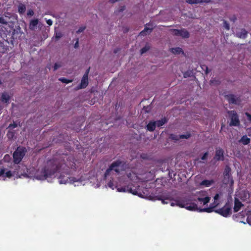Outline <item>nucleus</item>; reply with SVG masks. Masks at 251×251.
I'll return each instance as SVG.
<instances>
[{
  "mask_svg": "<svg viewBox=\"0 0 251 251\" xmlns=\"http://www.w3.org/2000/svg\"><path fill=\"white\" fill-rule=\"evenodd\" d=\"M63 165L57 163L54 160H50L44 168L37 172L35 177L38 180H45L48 177H51L63 167Z\"/></svg>",
  "mask_w": 251,
  "mask_h": 251,
  "instance_id": "f257e3e1",
  "label": "nucleus"
},
{
  "mask_svg": "<svg viewBox=\"0 0 251 251\" xmlns=\"http://www.w3.org/2000/svg\"><path fill=\"white\" fill-rule=\"evenodd\" d=\"M126 162L125 160L118 159L113 162L106 169L104 173V177L109 176L111 171H114L116 174H119L121 172L124 171L127 168Z\"/></svg>",
  "mask_w": 251,
  "mask_h": 251,
  "instance_id": "f03ea898",
  "label": "nucleus"
},
{
  "mask_svg": "<svg viewBox=\"0 0 251 251\" xmlns=\"http://www.w3.org/2000/svg\"><path fill=\"white\" fill-rule=\"evenodd\" d=\"M190 200L187 199H177L174 202L171 203V206L177 205L180 207L185 208L186 209L190 211L197 210L198 206L194 202H189Z\"/></svg>",
  "mask_w": 251,
  "mask_h": 251,
  "instance_id": "7ed1b4c3",
  "label": "nucleus"
},
{
  "mask_svg": "<svg viewBox=\"0 0 251 251\" xmlns=\"http://www.w3.org/2000/svg\"><path fill=\"white\" fill-rule=\"evenodd\" d=\"M26 152L25 147H18L15 151L13 154V162L15 164H19L25 156Z\"/></svg>",
  "mask_w": 251,
  "mask_h": 251,
  "instance_id": "20e7f679",
  "label": "nucleus"
},
{
  "mask_svg": "<svg viewBox=\"0 0 251 251\" xmlns=\"http://www.w3.org/2000/svg\"><path fill=\"white\" fill-rule=\"evenodd\" d=\"M118 191L119 192H126L128 191V192L134 195L138 196L142 198L143 195L141 192V190L139 186L137 187H133L131 186L128 185L127 187H121V188L118 189Z\"/></svg>",
  "mask_w": 251,
  "mask_h": 251,
  "instance_id": "39448f33",
  "label": "nucleus"
},
{
  "mask_svg": "<svg viewBox=\"0 0 251 251\" xmlns=\"http://www.w3.org/2000/svg\"><path fill=\"white\" fill-rule=\"evenodd\" d=\"M231 207L232 204L227 201L223 207L216 210L215 212L223 217H227L231 214Z\"/></svg>",
  "mask_w": 251,
  "mask_h": 251,
  "instance_id": "423d86ee",
  "label": "nucleus"
},
{
  "mask_svg": "<svg viewBox=\"0 0 251 251\" xmlns=\"http://www.w3.org/2000/svg\"><path fill=\"white\" fill-rule=\"evenodd\" d=\"M231 169L229 166H226L224 171V178L223 180V183L225 184H229L230 185L233 184L234 181L231 175Z\"/></svg>",
  "mask_w": 251,
  "mask_h": 251,
  "instance_id": "0eeeda50",
  "label": "nucleus"
},
{
  "mask_svg": "<svg viewBox=\"0 0 251 251\" xmlns=\"http://www.w3.org/2000/svg\"><path fill=\"white\" fill-rule=\"evenodd\" d=\"M227 114H228L230 119L229 126H239L240 125V122L237 112L235 110H230L227 111Z\"/></svg>",
  "mask_w": 251,
  "mask_h": 251,
  "instance_id": "6e6552de",
  "label": "nucleus"
},
{
  "mask_svg": "<svg viewBox=\"0 0 251 251\" xmlns=\"http://www.w3.org/2000/svg\"><path fill=\"white\" fill-rule=\"evenodd\" d=\"M224 97L229 104L239 105L241 101L240 96L237 97L232 94L225 95Z\"/></svg>",
  "mask_w": 251,
  "mask_h": 251,
  "instance_id": "1a4fd4ad",
  "label": "nucleus"
},
{
  "mask_svg": "<svg viewBox=\"0 0 251 251\" xmlns=\"http://www.w3.org/2000/svg\"><path fill=\"white\" fill-rule=\"evenodd\" d=\"M173 34L176 36H179L183 38H188L190 37L189 32L185 29H173L172 30Z\"/></svg>",
  "mask_w": 251,
  "mask_h": 251,
  "instance_id": "9d476101",
  "label": "nucleus"
},
{
  "mask_svg": "<svg viewBox=\"0 0 251 251\" xmlns=\"http://www.w3.org/2000/svg\"><path fill=\"white\" fill-rule=\"evenodd\" d=\"M224 151L221 148L216 149L214 159L216 161H223L224 160Z\"/></svg>",
  "mask_w": 251,
  "mask_h": 251,
  "instance_id": "9b49d317",
  "label": "nucleus"
},
{
  "mask_svg": "<svg viewBox=\"0 0 251 251\" xmlns=\"http://www.w3.org/2000/svg\"><path fill=\"white\" fill-rule=\"evenodd\" d=\"M243 206H244V204L239 201L238 198H235L234 205L233 207L234 212H237Z\"/></svg>",
  "mask_w": 251,
  "mask_h": 251,
  "instance_id": "f8f14e48",
  "label": "nucleus"
},
{
  "mask_svg": "<svg viewBox=\"0 0 251 251\" xmlns=\"http://www.w3.org/2000/svg\"><path fill=\"white\" fill-rule=\"evenodd\" d=\"M10 99L11 96L7 92H4L1 94L0 100L3 103L9 104Z\"/></svg>",
  "mask_w": 251,
  "mask_h": 251,
  "instance_id": "ddd939ff",
  "label": "nucleus"
},
{
  "mask_svg": "<svg viewBox=\"0 0 251 251\" xmlns=\"http://www.w3.org/2000/svg\"><path fill=\"white\" fill-rule=\"evenodd\" d=\"M147 25H150V24L149 23V24H147L146 25L144 30H142L141 32H140V33L139 34L140 35L144 36L148 34H150L151 32V31L153 29L152 26H151V27H147Z\"/></svg>",
  "mask_w": 251,
  "mask_h": 251,
  "instance_id": "4468645a",
  "label": "nucleus"
},
{
  "mask_svg": "<svg viewBox=\"0 0 251 251\" xmlns=\"http://www.w3.org/2000/svg\"><path fill=\"white\" fill-rule=\"evenodd\" d=\"M65 166H67L69 169H71L74 170H75V163L74 162V159L69 158V160H68V162L67 163L65 164Z\"/></svg>",
  "mask_w": 251,
  "mask_h": 251,
  "instance_id": "2eb2a0df",
  "label": "nucleus"
},
{
  "mask_svg": "<svg viewBox=\"0 0 251 251\" xmlns=\"http://www.w3.org/2000/svg\"><path fill=\"white\" fill-rule=\"evenodd\" d=\"M156 199L159 201H161L163 204H167L168 201L171 200L170 197H164L162 196H157L155 197Z\"/></svg>",
  "mask_w": 251,
  "mask_h": 251,
  "instance_id": "dca6fc26",
  "label": "nucleus"
},
{
  "mask_svg": "<svg viewBox=\"0 0 251 251\" xmlns=\"http://www.w3.org/2000/svg\"><path fill=\"white\" fill-rule=\"evenodd\" d=\"M210 0H186V2L189 4H198L203 2H209Z\"/></svg>",
  "mask_w": 251,
  "mask_h": 251,
  "instance_id": "f3484780",
  "label": "nucleus"
},
{
  "mask_svg": "<svg viewBox=\"0 0 251 251\" xmlns=\"http://www.w3.org/2000/svg\"><path fill=\"white\" fill-rule=\"evenodd\" d=\"M25 5L22 2L19 3L18 5V12L19 14H23L25 12Z\"/></svg>",
  "mask_w": 251,
  "mask_h": 251,
  "instance_id": "a211bd4d",
  "label": "nucleus"
},
{
  "mask_svg": "<svg viewBox=\"0 0 251 251\" xmlns=\"http://www.w3.org/2000/svg\"><path fill=\"white\" fill-rule=\"evenodd\" d=\"M214 183L213 180H203L200 183L201 186H204L205 187H208L210 186L212 184Z\"/></svg>",
  "mask_w": 251,
  "mask_h": 251,
  "instance_id": "6ab92c4d",
  "label": "nucleus"
},
{
  "mask_svg": "<svg viewBox=\"0 0 251 251\" xmlns=\"http://www.w3.org/2000/svg\"><path fill=\"white\" fill-rule=\"evenodd\" d=\"M156 127L155 123L154 121L152 122L151 121L149 123V124L147 125V130L149 131H153Z\"/></svg>",
  "mask_w": 251,
  "mask_h": 251,
  "instance_id": "aec40b11",
  "label": "nucleus"
},
{
  "mask_svg": "<svg viewBox=\"0 0 251 251\" xmlns=\"http://www.w3.org/2000/svg\"><path fill=\"white\" fill-rule=\"evenodd\" d=\"M171 52L175 54H179L181 53H184L182 49L179 47L171 48Z\"/></svg>",
  "mask_w": 251,
  "mask_h": 251,
  "instance_id": "412c9836",
  "label": "nucleus"
},
{
  "mask_svg": "<svg viewBox=\"0 0 251 251\" xmlns=\"http://www.w3.org/2000/svg\"><path fill=\"white\" fill-rule=\"evenodd\" d=\"M210 198L209 197H205L204 198L199 197L197 198V201L202 202L204 205L206 204L210 201Z\"/></svg>",
  "mask_w": 251,
  "mask_h": 251,
  "instance_id": "4be33fe9",
  "label": "nucleus"
},
{
  "mask_svg": "<svg viewBox=\"0 0 251 251\" xmlns=\"http://www.w3.org/2000/svg\"><path fill=\"white\" fill-rule=\"evenodd\" d=\"M167 122V120L165 118H162L159 120H157L156 121H154L155 123L156 126L158 127H160L164 125Z\"/></svg>",
  "mask_w": 251,
  "mask_h": 251,
  "instance_id": "5701e85b",
  "label": "nucleus"
},
{
  "mask_svg": "<svg viewBox=\"0 0 251 251\" xmlns=\"http://www.w3.org/2000/svg\"><path fill=\"white\" fill-rule=\"evenodd\" d=\"M38 22L39 21L37 19L31 20L29 24V28L32 30L34 29L37 25Z\"/></svg>",
  "mask_w": 251,
  "mask_h": 251,
  "instance_id": "b1692460",
  "label": "nucleus"
},
{
  "mask_svg": "<svg viewBox=\"0 0 251 251\" xmlns=\"http://www.w3.org/2000/svg\"><path fill=\"white\" fill-rule=\"evenodd\" d=\"M88 85V79H81V83L78 87L79 89H82L86 88Z\"/></svg>",
  "mask_w": 251,
  "mask_h": 251,
  "instance_id": "393cba45",
  "label": "nucleus"
},
{
  "mask_svg": "<svg viewBox=\"0 0 251 251\" xmlns=\"http://www.w3.org/2000/svg\"><path fill=\"white\" fill-rule=\"evenodd\" d=\"M216 205L210 206L209 207L203 208L200 210V211L206 212L210 213L214 211V208L216 207Z\"/></svg>",
  "mask_w": 251,
  "mask_h": 251,
  "instance_id": "a878e982",
  "label": "nucleus"
},
{
  "mask_svg": "<svg viewBox=\"0 0 251 251\" xmlns=\"http://www.w3.org/2000/svg\"><path fill=\"white\" fill-rule=\"evenodd\" d=\"M240 141L245 145H248L250 142V139L246 135H244L241 139Z\"/></svg>",
  "mask_w": 251,
  "mask_h": 251,
  "instance_id": "bb28decb",
  "label": "nucleus"
},
{
  "mask_svg": "<svg viewBox=\"0 0 251 251\" xmlns=\"http://www.w3.org/2000/svg\"><path fill=\"white\" fill-rule=\"evenodd\" d=\"M247 31L245 29H243L239 33V37L242 38H245L247 35Z\"/></svg>",
  "mask_w": 251,
  "mask_h": 251,
  "instance_id": "cd10ccee",
  "label": "nucleus"
},
{
  "mask_svg": "<svg viewBox=\"0 0 251 251\" xmlns=\"http://www.w3.org/2000/svg\"><path fill=\"white\" fill-rule=\"evenodd\" d=\"M68 177L66 178L65 176L60 175L59 177V183L60 184H66L68 182Z\"/></svg>",
  "mask_w": 251,
  "mask_h": 251,
  "instance_id": "c85d7f7f",
  "label": "nucleus"
},
{
  "mask_svg": "<svg viewBox=\"0 0 251 251\" xmlns=\"http://www.w3.org/2000/svg\"><path fill=\"white\" fill-rule=\"evenodd\" d=\"M221 83V81L219 79H216V78H213L210 81V84L211 85H218Z\"/></svg>",
  "mask_w": 251,
  "mask_h": 251,
  "instance_id": "c756f323",
  "label": "nucleus"
},
{
  "mask_svg": "<svg viewBox=\"0 0 251 251\" xmlns=\"http://www.w3.org/2000/svg\"><path fill=\"white\" fill-rule=\"evenodd\" d=\"M59 80L63 83H66V84L69 83L70 82H72L73 81L72 80L68 79L65 77H60L59 78Z\"/></svg>",
  "mask_w": 251,
  "mask_h": 251,
  "instance_id": "7c9ffc66",
  "label": "nucleus"
},
{
  "mask_svg": "<svg viewBox=\"0 0 251 251\" xmlns=\"http://www.w3.org/2000/svg\"><path fill=\"white\" fill-rule=\"evenodd\" d=\"M170 138L173 140L178 141L180 139V136H178L175 134H171L170 136Z\"/></svg>",
  "mask_w": 251,
  "mask_h": 251,
  "instance_id": "2f4dec72",
  "label": "nucleus"
},
{
  "mask_svg": "<svg viewBox=\"0 0 251 251\" xmlns=\"http://www.w3.org/2000/svg\"><path fill=\"white\" fill-rule=\"evenodd\" d=\"M13 174L10 171H8L6 173L4 172L3 175H2L1 176H2L4 177H8L10 178L12 176Z\"/></svg>",
  "mask_w": 251,
  "mask_h": 251,
  "instance_id": "473e14b6",
  "label": "nucleus"
},
{
  "mask_svg": "<svg viewBox=\"0 0 251 251\" xmlns=\"http://www.w3.org/2000/svg\"><path fill=\"white\" fill-rule=\"evenodd\" d=\"M15 135V132L8 130L7 133V136L8 139H12Z\"/></svg>",
  "mask_w": 251,
  "mask_h": 251,
  "instance_id": "72a5a7b5",
  "label": "nucleus"
},
{
  "mask_svg": "<svg viewBox=\"0 0 251 251\" xmlns=\"http://www.w3.org/2000/svg\"><path fill=\"white\" fill-rule=\"evenodd\" d=\"M150 49L149 46H146L144 48H142L140 50V52L141 54L145 53L146 51H147Z\"/></svg>",
  "mask_w": 251,
  "mask_h": 251,
  "instance_id": "f704fd0d",
  "label": "nucleus"
},
{
  "mask_svg": "<svg viewBox=\"0 0 251 251\" xmlns=\"http://www.w3.org/2000/svg\"><path fill=\"white\" fill-rule=\"evenodd\" d=\"M17 126L18 124L16 122H14L12 124H10L9 125L8 128L9 129H13L14 128L17 127Z\"/></svg>",
  "mask_w": 251,
  "mask_h": 251,
  "instance_id": "c9c22d12",
  "label": "nucleus"
},
{
  "mask_svg": "<svg viewBox=\"0 0 251 251\" xmlns=\"http://www.w3.org/2000/svg\"><path fill=\"white\" fill-rule=\"evenodd\" d=\"M61 67V64L60 63H55L53 66V70L54 71H55Z\"/></svg>",
  "mask_w": 251,
  "mask_h": 251,
  "instance_id": "e433bc0d",
  "label": "nucleus"
},
{
  "mask_svg": "<svg viewBox=\"0 0 251 251\" xmlns=\"http://www.w3.org/2000/svg\"><path fill=\"white\" fill-rule=\"evenodd\" d=\"M191 71H186L183 74V76L184 78L190 77L191 75Z\"/></svg>",
  "mask_w": 251,
  "mask_h": 251,
  "instance_id": "4c0bfd02",
  "label": "nucleus"
},
{
  "mask_svg": "<svg viewBox=\"0 0 251 251\" xmlns=\"http://www.w3.org/2000/svg\"><path fill=\"white\" fill-rule=\"evenodd\" d=\"M180 139H188L190 137L191 135L190 134H182L180 135Z\"/></svg>",
  "mask_w": 251,
  "mask_h": 251,
  "instance_id": "58836bf2",
  "label": "nucleus"
},
{
  "mask_svg": "<svg viewBox=\"0 0 251 251\" xmlns=\"http://www.w3.org/2000/svg\"><path fill=\"white\" fill-rule=\"evenodd\" d=\"M34 13L32 9H30L27 11V15L28 16H31L34 15Z\"/></svg>",
  "mask_w": 251,
  "mask_h": 251,
  "instance_id": "ea45409f",
  "label": "nucleus"
},
{
  "mask_svg": "<svg viewBox=\"0 0 251 251\" xmlns=\"http://www.w3.org/2000/svg\"><path fill=\"white\" fill-rule=\"evenodd\" d=\"M224 26L226 29H227V30L229 29V25L228 23L226 21H224Z\"/></svg>",
  "mask_w": 251,
  "mask_h": 251,
  "instance_id": "a19ab883",
  "label": "nucleus"
},
{
  "mask_svg": "<svg viewBox=\"0 0 251 251\" xmlns=\"http://www.w3.org/2000/svg\"><path fill=\"white\" fill-rule=\"evenodd\" d=\"M245 115L246 116L248 120L250 122H251V114H250L248 112H246Z\"/></svg>",
  "mask_w": 251,
  "mask_h": 251,
  "instance_id": "79ce46f5",
  "label": "nucleus"
},
{
  "mask_svg": "<svg viewBox=\"0 0 251 251\" xmlns=\"http://www.w3.org/2000/svg\"><path fill=\"white\" fill-rule=\"evenodd\" d=\"M208 152H205L203 155L202 156V157H201V160H205L206 159L207 157V156H208Z\"/></svg>",
  "mask_w": 251,
  "mask_h": 251,
  "instance_id": "37998d69",
  "label": "nucleus"
},
{
  "mask_svg": "<svg viewBox=\"0 0 251 251\" xmlns=\"http://www.w3.org/2000/svg\"><path fill=\"white\" fill-rule=\"evenodd\" d=\"M85 29V27H80L78 30L76 31V33H79L83 32Z\"/></svg>",
  "mask_w": 251,
  "mask_h": 251,
  "instance_id": "c03bdc74",
  "label": "nucleus"
},
{
  "mask_svg": "<svg viewBox=\"0 0 251 251\" xmlns=\"http://www.w3.org/2000/svg\"><path fill=\"white\" fill-rule=\"evenodd\" d=\"M108 186L111 188L112 189H114V184H113V181H110L108 183Z\"/></svg>",
  "mask_w": 251,
  "mask_h": 251,
  "instance_id": "a18cd8bd",
  "label": "nucleus"
},
{
  "mask_svg": "<svg viewBox=\"0 0 251 251\" xmlns=\"http://www.w3.org/2000/svg\"><path fill=\"white\" fill-rule=\"evenodd\" d=\"M68 178H69L70 179V181H72L73 182H77V179L76 178H75V177H68Z\"/></svg>",
  "mask_w": 251,
  "mask_h": 251,
  "instance_id": "49530a36",
  "label": "nucleus"
},
{
  "mask_svg": "<svg viewBox=\"0 0 251 251\" xmlns=\"http://www.w3.org/2000/svg\"><path fill=\"white\" fill-rule=\"evenodd\" d=\"M220 195L219 194L217 193L214 197V200L215 201H217L219 198Z\"/></svg>",
  "mask_w": 251,
  "mask_h": 251,
  "instance_id": "de8ad7c7",
  "label": "nucleus"
},
{
  "mask_svg": "<svg viewBox=\"0 0 251 251\" xmlns=\"http://www.w3.org/2000/svg\"><path fill=\"white\" fill-rule=\"evenodd\" d=\"M46 22H47V24L49 25H52V20H50V19H49V20H47Z\"/></svg>",
  "mask_w": 251,
  "mask_h": 251,
  "instance_id": "09e8293b",
  "label": "nucleus"
},
{
  "mask_svg": "<svg viewBox=\"0 0 251 251\" xmlns=\"http://www.w3.org/2000/svg\"><path fill=\"white\" fill-rule=\"evenodd\" d=\"M216 204H217L216 206H217L219 204V202H218L217 201H214L210 204V206L215 205Z\"/></svg>",
  "mask_w": 251,
  "mask_h": 251,
  "instance_id": "8fccbe9b",
  "label": "nucleus"
},
{
  "mask_svg": "<svg viewBox=\"0 0 251 251\" xmlns=\"http://www.w3.org/2000/svg\"><path fill=\"white\" fill-rule=\"evenodd\" d=\"M82 79H88V75H87V74H84L83 77H82Z\"/></svg>",
  "mask_w": 251,
  "mask_h": 251,
  "instance_id": "3c124183",
  "label": "nucleus"
},
{
  "mask_svg": "<svg viewBox=\"0 0 251 251\" xmlns=\"http://www.w3.org/2000/svg\"><path fill=\"white\" fill-rule=\"evenodd\" d=\"M82 79H88V75H87V74H84L83 77H82Z\"/></svg>",
  "mask_w": 251,
  "mask_h": 251,
  "instance_id": "603ef678",
  "label": "nucleus"
},
{
  "mask_svg": "<svg viewBox=\"0 0 251 251\" xmlns=\"http://www.w3.org/2000/svg\"><path fill=\"white\" fill-rule=\"evenodd\" d=\"M4 173V169H1L0 170V176L2 175H3Z\"/></svg>",
  "mask_w": 251,
  "mask_h": 251,
  "instance_id": "864d4df0",
  "label": "nucleus"
},
{
  "mask_svg": "<svg viewBox=\"0 0 251 251\" xmlns=\"http://www.w3.org/2000/svg\"><path fill=\"white\" fill-rule=\"evenodd\" d=\"M78 41L77 40V41L75 43V45H74V47L75 48H78Z\"/></svg>",
  "mask_w": 251,
  "mask_h": 251,
  "instance_id": "5fc2aeb1",
  "label": "nucleus"
},
{
  "mask_svg": "<svg viewBox=\"0 0 251 251\" xmlns=\"http://www.w3.org/2000/svg\"><path fill=\"white\" fill-rule=\"evenodd\" d=\"M118 0H109V2L111 3H113L115 2H116L117 1H118Z\"/></svg>",
  "mask_w": 251,
  "mask_h": 251,
  "instance_id": "6e6d98bb",
  "label": "nucleus"
},
{
  "mask_svg": "<svg viewBox=\"0 0 251 251\" xmlns=\"http://www.w3.org/2000/svg\"><path fill=\"white\" fill-rule=\"evenodd\" d=\"M89 71H90V68L86 70V71L85 72V73L87 74V75H88L89 73Z\"/></svg>",
  "mask_w": 251,
  "mask_h": 251,
  "instance_id": "4d7b16f0",
  "label": "nucleus"
},
{
  "mask_svg": "<svg viewBox=\"0 0 251 251\" xmlns=\"http://www.w3.org/2000/svg\"><path fill=\"white\" fill-rule=\"evenodd\" d=\"M209 73L208 69L207 67H206V70H205V73L207 74Z\"/></svg>",
  "mask_w": 251,
  "mask_h": 251,
  "instance_id": "13d9d810",
  "label": "nucleus"
},
{
  "mask_svg": "<svg viewBox=\"0 0 251 251\" xmlns=\"http://www.w3.org/2000/svg\"><path fill=\"white\" fill-rule=\"evenodd\" d=\"M118 50H118V49H115V50H114V53L115 54L117 53L118 52Z\"/></svg>",
  "mask_w": 251,
  "mask_h": 251,
  "instance_id": "bf43d9fd",
  "label": "nucleus"
},
{
  "mask_svg": "<svg viewBox=\"0 0 251 251\" xmlns=\"http://www.w3.org/2000/svg\"><path fill=\"white\" fill-rule=\"evenodd\" d=\"M60 37H61V36H60V35L56 34V38L57 39H59V38H60Z\"/></svg>",
  "mask_w": 251,
  "mask_h": 251,
  "instance_id": "052dcab7",
  "label": "nucleus"
},
{
  "mask_svg": "<svg viewBox=\"0 0 251 251\" xmlns=\"http://www.w3.org/2000/svg\"><path fill=\"white\" fill-rule=\"evenodd\" d=\"M2 83L1 80L0 79V85Z\"/></svg>",
  "mask_w": 251,
  "mask_h": 251,
  "instance_id": "680f3d73",
  "label": "nucleus"
},
{
  "mask_svg": "<svg viewBox=\"0 0 251 251\" xmlns=\"http://www.w3.org/2000/svg\"><path fill=\"white\" fill-rule=\"evenodd\" d=\"M124 7H125L124 6V7H123V8L121 9V11H122V10H123L124 9Z\"/></svg>",
  "mask_w": 251,
  "mask_h": 251,
  "instance_id": "e2e57ef3",
  "label": "nucleus"
},
{
  "mask_svg": "<svg viewBox=\"0 0 251 251\" xmlns=\"http://www.w3.org/2000/svg\"><path fill=\"white\" fill-rule=\"evenodd\" d=\"M2 109V107L0 106V111Z\"/></svg>",
  "mask_w": 251,
  "mask_h": 251,
  "instance_id": "0e129e2a",
  "label": "nucleus"
}]
</instances>
